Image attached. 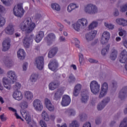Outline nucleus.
Here are the masks:
<instances>
[{
    "label": "nucleus",
    "mask_w": 127,
    "mask_h": 127,
    "mask_svg": "<svg viewBox=\"0 0 127 127\" xmlns=\"http://www.w3.org/2000/svg\"><path fill=\"white\" fill-rule=\"evenodd\" d=\"M19 27L25 33H30L35 28V23L31 21V18H27L19 24Z\"/></svg>",
    "instance_id": "f257e3e1"
},
{
    "label": "nucleus",
    "mask_w": 127,
    "mask_h": 127,
    "mask_svg": "<svg viewBox=\"0 0 127 127\" xmlns=\"http://www.w3.org/2000/svg\"><path fill=\"white\" fill-rule=\"evenodd\" d=\"M88 24V21L85 18L79 19L77 22L72 25L76 31H80L81 28L84 29L87 27Z\"/></svg>",
    "instance_id": "f03ea898"
},
{
    "label": "nucleus",
    "mask_w": 127,
    "mask_h": 127,
    "mask_svg": "<svg viewBox=\"0 0 127 127\" xmlns=\"http://www.w3.org/2000/svg\"><path fill=\"white\" fill-rule=\"evenodd\" d=\"M13 12L15 16L21 18L24 15V12H25L22 6V3H17V5L13 8Z\"/></svg>",
    "instance_id": "7ed1b4c3"
},
{
    "label": "nucleus",
    "mask_w": 127,
    "mask_h": 127,
    "mask_svg": "<svg viewBox=\"0 0 127 127\" xmlns=\"http://www.w3.org/2000/svg\"><path fill=\"white\" fill-rule=\"evenodd\" d=\"M90 89L94 95H97L100 92V84L96 80H93L90 84Z\"/></svg>",
    "instance_id": "20e7f679"
},
{
    "label": "nucleus",
    "mask_w": 127,
    "mask_h": 127,
    "mask_svg": "<svg viewBox=\"0 0 127 127\" xmlns=\"http://www.w3.org/2000/svg\"><path fill=\"white\" fill-rule=\"evenodd\" d=\"M85 11L86 13L90 14H95L98 13V7L92 4H88L85 8Z\"/></svg>",
    "instance_id": "39448f33"
},
{
    "label": "nucleus",
    "mask_w": 127,
    "mask_h": 127,
    "mask_svg": "<svg viewBox=\"0 0 127 127\" xmlns=\"http://www.w3.org/2000/svg\"><path fill=\"white\" fill-rule=\"evenodd\" d=\"M45 40L47 43V45L50 46L56 40V36L54 33H51L48 34L45 38Z\"/></svg>",
    "instance_id": "423d86ee"
},
{
    "label": "nucleus",
    "mask_w": 127,
    "mask_h": 127,
    "mask_svg": "<svg viewBox=\"0 0 127 127\" xmlns=\"http://www.w3.org/2000/svg\"><path fill=\"white\" fill-rule=\"evenodd\" d=\"M33 106L37 112H41L43 109V104L39 99H35L33 102Z\"/></svg>",
    "instance_id": "0eeeda50"
},
{
    "label": "nucleus",
    "mask_w": 127,
    "mask_h": 127,
    "mask_svg": "<svg viewBox=\"0 0 127 127\" xmlns=\"http://www.w3.org/2000/svg\"><path fill=\"white\" fill-rule=\"evenodd\" d=\"M49 69L52 71H56L59 67V64L57 60L55 59H52L50 61L48 64Z\"/></svg>",
    "instance_id": "6e6552de"
},
{
    "label": "nucleus",
    "mask_w": 127,
    "mask_h": 127,
    "mask_svg": "<svg viewBox=\"0 0 127 127\" xmlns=\"http://www.w3.org/2000/svg\"><path fill=\"white\" fill-rule=\"evenodd\" d=\"M35 64L39 70H42L44 66V58L39 57L36 59Z\"/></svg>",
    "instance_id": "1a4fd4ad"
},
{
    "label": "nucleus",
    "mask_w": 127,
    "mask_h": 127,
    "mask_svg": "<svg viewBox=\"0 0 127 127\" xmlns=\"http://www.w3.org/2000/svg\"><path fill=\"white\" fill-rule=\"evenodd\" d=\"M32 39H33V35H30V36H26L23 40V43L24 46L26 48H28L30 44V42H32Z\"/></svg>",
    "instance_id": "9d476101"
},
{
    "label": "nucleus",
    "mask_w": 127,
    "mask_h": 127,
    "mask_svg": "<svg viewBox=\"0 0 127 127\" xmlns=\"http://www.w3.org/2000/svg\"><path fill=\"white\" fill-rule=\"evenodd\" d=\"M64 94V90L61 88H59L54 93V95L53 97L54 100L55 101H58L60 100L62 96Z\"/></svg>",
    "instance_id": "9b49d317"
},
{
    "label": "nucleus",
    "mask_w": 127,
    "mask_h": 127,
    "mask_svg": "<svg viewBox=\"0 0 127 127\" xmlns=\"http://www.w3.org/2000/svg\"><path fill=\"white\" fill-rule=\"evenodd\" d=\"M110 37L111 35L109 32H104L101 37V43H102V44H106V43H108Z\"/></svg>",
    "instance_id": "f8f14e48"
},
{
    "label": "nucleus",
    "mask_w": 127,
    "mask_h": 127,
    "mask_svg": "<svg viewBox=\"0 0 127 127\" xmlns=\"http://www.w3.org/2000/svg\"><path fill=\"white\" fill-rule=\"evenodd\" d=\"M59 86H60V81L58 80H55L49 84V88L50 90H51V91H54V90L57 89Z\"/></svg>",
    "instance_id": "ddd939ff"
},
{
    "label": "nucleus",
    "mask_w": 127,
    "mask_h": 127,
    "mask_svg": "<svg viewBox=\"0 0 127 127\" xmlns=\"http://www.w3.org/2000/svg\"><path fill=\"white\" fill-rule=\"evenodd\" d=\"M89 94L88 92H82L81 93L80 102L82 104H87L89 100Z\"/></svg>",
    "instance_id": "4468645a"
},
{
    "label": "nucleus",
    "mask_w": 127,
    "mask_h": 127,
    "mask_svg": "<svg viewBox=\"0 0 127 127\" xmlns=\"http://www.w3.org/2000/svg\"><path fill=\"white\" fill-rule=\"evenodd\" d=\"M98 32L96 30L92 31L85 35V38L87 41H91L95 37Z\"/></svg>",
    "instance_id": "2eb2a0df"
},
{
    "label": "nucleus",
    "mask_w": 127,
    "mask_h": 127,
    "mask_svg": "<svg viewBox=\"0 0 127 127\" xmlns=\"http://www.w3.org/2000/svg\"><path fill=\"white\" fill-rule=\"evenodd\" d=\"M71 103V99L68 95H64L62 98L61 104L63 107L69 106Z\"/></svg>",
    "instance_id": "dca6fc26"
},
{
    "label": "nucleus",
    "mask_w": 127,
    "mask_h": 127,
    "mask_svg": "<svg viewBox=\"0 0 127 127\" xmlns=\"http://www.w3.org/2000/svg\"><path fill=\"white\" fill-rule=\"evenodd\" d=\"M7 76L8 78H9L13 83L15 82L17 79V76H16V74H15V72L13 70H9L7 73Z\"/></svg>",
    "instance_id": "f3484780"
},
{
    "label": "nucleus",
    "mask_w": 127,
    "mask_h": 127,
    "mask_svg": "<svg viewBox=\"0 0 127 127\" xmlns=\"http://www.w3.org/2000/svg\"><path fill=\"white\" fill-rule=\"evenodd\" d=\"M4 32L6 34L8 35H12L14 33V28H13V25L9 24L5 28Z\"/></svg>",
    "instance_id": "a211bd4d"
},
{
    "label": "nucleus",
    "mask_w": 127,
    "mask_h": 127,
    "mask_svg": "<svg viewBox=\"0 0 127 127\" xmlns=\"http://www.w3.org/2000/svg\"><path fill=\"white\" fill-rule=\"evenodd\" d=\"M82 89V85L80 84H76L73 89V95L74 97H78L79 96V94H80V92H81V90Z\"/></svg>",
    "instance_id": "6ab92c4d"
},
{
    "label": "nucleus",
    "mask_w": 127,
    "mask_h": 127,
    "mask_svg": "<svg viewBox=\"0 0 127 127\" xmlns=\"http://www.w3.org/2000/svg\"><path fill=\"white\" fill-rule=\"evenodd\" d=\"M127 96V86L124 87L119 93V97L121 100L126 99Z\"/></svg>",
    "instance_id": "aec40b11"
},
{
    "label": "nucleus",
    "mask_w": 127,
    "mask_h": 127,
    "mask_svg": "<svg viewBox=\"0 0 127 127\" xmlns=\"http://www.w3.org/2000/svg\"><path fill=\"white\" fill-rule=\"evenodd\" d=\"M2 51L5 52L7 51L8 49L10 48V40H5L2 42Z\"/></svg>",
    "instance_id": "412c9836"
},
{
    "label": "nucleus",
    "mask_w": 127,
    "mask_h": 127,
    "mask_svg": "<svg viewBox=\"0 0 127 127\" xmlns=\"http://www.w3.org/2000/svg\"><path fill=\"white\" fill-rule=\"evenodd\" d=\"M127 60V52L124 50L121 53L120 61L121 63H126Z\"/></svg>",
    "instance_id": "4be33fe9"
},
{
    "label": "nucleus",
    "mask_w": 127,
    "mask_h": 127,
    "mask_svg": "<svg viewBox=\"0 0 127 127\" xmlns=\"http://www.w3.org/2000/svg\"><path fill=\"white\" fill-rule=\"evenodd\" d=\"M12 96L13 98L17 101H20V100L22 99V94L21 93V92L18 91V90L15 91L13 92Z\"/></svg>",
    "instance_id": "5701e85b"
},
{
    "label": "nucleus",
    "mask_w": 127,
    "mask_h": 127,
    "mask_svg": "<svg viewBox=\"0 0 127 127\" xmlns=\"http://www.w3.org/2000/svg\"><path fill=\"white\" fill-rule=\"evenodd\" d=\"M57 52H58V48L57 47H55L53 48H52L48 53V57L49 58H53L55 55L57 54Z\"/></svg>",
    "instance_id": "b1692460"
},
{
    "label": "nucleus",
    "mask_w": 127,
    "mask_h": 127,
    "mask_svg": "<svg viewBox=\"0 0 127 127\" xmlns=\"http://www.w3.org/2000/svg\"><path fill=\"white\" fill-rule=\"evenodd\" d=\"M10 83H11V79H9L5 77L3 78V86L4 88H6V89H7V90H9V89H10V87H9L10 85Z\"/></svg>",
    "instance_id": "393cba45"
},
{
    "label": "nucleus",
    "mask_w": 127,
    "mask_h": 127,
    "mask_svg": "<svg viewBox=\"0 0 127 127\" xmlns=\"http://www.w3.org/2000/svg\"><path fill=\"white\" fill-rule=\"evenodd\" d=\"M44 37V32L40 31L38 33V34L36 36L35 40L37 43H39V42L42 40V38Z\"/></svg>",
    "instance_id": "a878e982"
},
{
    "label": "nucleus",
    "mask_w": 127,
    "mask_h": 127,
    "mask_svg": "<svg viewBox=\"0 0 127 127\" xmlns=\"http://www.w3.org/2000/svg\"><path fill=\"white\" fill-rule=\"evenodd\" d=\"M79 7V6L77 5V4L74 3H71L69 4V5L67 7V11L68 12H71L74 10V9H75V8H78Z\"/></svg>",
    "instance_id": "bb28decb"
},
{
    "label": "nucleus",
    "mask_w": 127,
    "mask_h": 127,
    "mask_svg": "<svg viewBox=\"0 0 127 127\" xmlns=\"http://www.w3.org/2000/svg\"><path fill=\"white\" fill-rule=\"evenodd\" d=\"M17 54L20 60H23L25 58V52L23 49H19L17 52Z\"/></svg>",
    "instance_id": "cd10ccee"
},
{
    "label": "nucleus",
    "mask_w": 127,
    "mask_h": 127,
    "mask_svg": "<svg viewBox=\"0 0 127 127\" xmlns=\"http://www.w3.org/2000/svg\"><path fill=\"white\" fill-rule=\"evenodd\" d=\"M117 57H118V51L115 49L112 50L110 59L112 60V61H115V60L117 59Z\"/></svg>",
    "instance_id": "c85d7f7f"
},
{
    "label": "nucleus",
    "mask_w": 127,
    "mask_h": 127,
    "mask_svg": "<svg viewBox=\"0 0 127 127\" xmlns=\"http://www.w3.org/2000/svg\"><path fill=\"white\" fill-rule=\"evenodd\" d=\"M116 22L120 24V25H123V26H127V21L124 19L118 18L116 19Z\"/></svg>",
    "instance_id": "c756f323"
},
{
    "label": "nucleus",
    "mask_w": 127,
    "mask_h": 127,
    "mask_svg": "<svg viewBox=\"0 0 127 127\" xmlns=\"http://www.w3.org/2000/svg\"><path fill=\"white\" fill-rule=\"evenodd\" d=\"M25 98L27 101H31L33 99V94L30 91H26L25 92Z\"/></svg>",
    "instance_id": "7c9ffc66"
},
{
    "label": "nucleus",
    "mask_w": 127,
    "mask_h": 127,
    "mask_svg": "<svg viewBox=\"0 0 127 127\" xmlns=\"http://www.w3.org/2000/svg\"><path fill=\"white\" fill-rule=\"evenodd\" d=\"M38 78V75H37V74L33 73L30 77V82L32 83V84H33L34 83H35L36 81H37Z\"/></svg>",
    "instance_id": "2f4dec72"
},
{
    "label": "nucleus",
    "mask_w": 127,
    "mask_h": 127,
    "mask_svg": "<svg viewBox=\"0 0 127 127\" xmlns=\"http://www.w3.org/2000/svg\"><path fill=\"white\" fill-rule=\"evenodd\" d=\"M51 7L54 10H57V11H60L61 9L60 5L57 3H53L51 4Z\"/></svg>",
    "instance_id": "473e14b6"
},
{
    "label": "nucleus",
    "mask_w": 127,
    "mask_h": 127,
    "mask_svg": "<svg viewBox=\"0 0 127 127\" xmlns=\"http://www.w3.org/2000/svg\"><path fill=\"white\" fill-rule=\"evenodd\" d=\"M4 63L8 68H10L12 66V61L11 60L7 58L6 60L4 61Z\"/></svg>",
    "instance_id": "72a5a7b5"
},
{
    "label": "nucleus",
    "mask_w": 127,
    "mask_h": 127,
    "mask_svg": "<svg viewBox=\"0 0 127 127\" xmlns=\"http://www.w3.org/2000/svg\"><path fill=\"white\" fill-rule=\"evenodd\" d=\"M65 113L68 115V116H74L76 115V111L74 109H67L65 111Z\"/></svg>",
    "instance_id": "f704fd0d"
},
{
    "label": "nucleus",
    "mask_w": 127,
    "mask_h": 127,
    "mask_svg": "<svg viewBox=\"0 0 127 127\" xmlns=\"http://www.w3.org/2000/svg\"><path fill=\"white\" fill-rule=\"evenodd\" d=\"M42 117L44 121L46 122H48L49 121V116H48V114L47 113L46 111H43L42 113Z\"/></svg>",
    "instance_id": "c9c22d12"
},
{
    "label": "nucleus",
    "mask_w": 127,
    "mask_h": 127,
    "mask_svg": "<svg viewBox=\"0 0 127 127\" xmlns=\"http://www.w3.org/2000/svg\"><path fill=\"white\" fill-rule=\"evenodd\" d=\"M75 81H76V78L74 77L73 74H70L68 76V82L69 84H74L75 83Z\"/></svg>",
    "instance_id": "e433bc0d"
},
{
    "label": "nucleus",
    "mask_w": 127,
    "mask_h": 127,
    "mask_svg": "<svg viewBox=\"0 0 127 127\" xmlns=\"http://www.w3.org/2000/svg\"><path fill=\"white\" fill-rule=\"evenodd\" d=\"M80 127V124L79 122L77 121H73L69 124V127Z\"/></svg>",
    "instance_id": "4c0bfd02"
},
{
    "label": "nucleus",
    "mask_w": 127,
    "mask_h": 127,
    "mask_svg": "<svg viewBox=\"0 0 127 127\" xmlns=\"http://www.w3.org/2000/svg\"><path fill=\"white\" fill-rule=\"evenodd\" d=\"M107 93H108V91L101 89L99 95V99H102V98H104V97H105V96L107 95Z\"/></svg>",
    "instance_id": "58836bf2"
},
{
    "label": "nucleus",
    "mask_w": 127,
    "mask_h": 127,
    "mask_svg": "<svg viewBox=\"0 0 127 127\" xmlns=\"http://www.w3.org/2000/svg\"><path fill=\"white\" fill-rule=\"evenodd\" d=\"M20 107L21 109H27L28 107V103L26 101H23L20 104Z\"/></svg>",
    "instance_id": "ea45409f"
},
{
    "label": "nucleus",
    "mask_w": 127,
    "mask_h": 127,
    "mask_svg": "<svg viewBox=\"0 0 127 127\" xmlns=\"http://www.w3.org/2000/svg\"><path fill=\"white\" fill-rule=\"evenodd\" d=\"M119 127H127V117H125L120 123Z\"/></svg>",
    "instance_id": "a19ab883"
},
{
    "label": "nucleus",
    "mask_w": 127,
    "mask_h": 127,
    "mask_svg": "<svg viewBox=\"0 0 127 127\" xmlns=\"http://www.w3.org/2000/svg\"><path fill=\"white\" fill-rule=\"evenodd\" d=\"M96 26H98V22H93L89 25L88 28L90 30H92V29H94Z\"/></svg>",
    "instance_id": "79ce46f5"
},
{
    "label": "nucleus",
    "mask_w": 127,
    "mask_h": 127,
    "mask_svg": "<svg viewBox=\"0 0 127 127\" xmlns=\"http://www.w3.org/2000/svg\"><path fill=\"white\" fill-rule=\"evenodd\" d=\"M111 101V98L110 97H106L105 98L103 99L101 102L105 106H106L109 103H110V101Z\"/></svg>",
    "instance_id": "37998d69"
},
{
    "label": "nucleus",
    "mask_w": 127,
    "mask_h": 127,
    "mask_svg": "<svg viewBox=\"0 0 127 127\" xmlns=\"http://www.w3.org/2000/svg\"><path fill=\"white\" fill-rule=\"evenodd\" d=\"M79 117L81 122H85V121H87V119H88L87 115L85 113L80 114Z\"/></svg>",
    "instance_id": "c03bdc74"
},
{
    "label": "nucleus",
    "mask_w": 127,
    "mask_h": 127,
    "mask_svg": "<svg viewBox=\"0 0 127 127\" xmlns=\"http://www.w3.org/2000/svg\"><path fill=\"white\" fill-rule=\"evenodd\" d=\"M23 118L27 121V122H30V116H29V114L24 113L23 114H22Z\"/></svg>",
    "instance_id": "a18cd8bd"
},
{
    "label": "nucleus",
    "mask_w": 127,
    "mask_h": 127,
    "mask_svg": "<svg viewBox=\"0 0 127 127\" xmlns=\"http://www.w3.org/2000/svg\"><path fill=\"white\" fill-rule=\"evenodd\" d=\"M109 50V46H107L105 47V48L103 49L101 51V54L103 56H105L106 54L108 53V51Z\"/></svg>",
    "instance_id": "49530a36"
},
{
    "label": "nucleus",
    "mask_w": 127,
    "mask_h": 127,
    "mask_svg": "<svg viewBox=\"0 0 127 127\" xmlns=\"http://www.w3.org/2000/svg\"><path fill=\"white\" fill-rule=\"evenodd\" d=\"M5 24V19L0 15V27H1Z\"/></svg>",
    "instance_id": "de8ad7c7"
},
{
    "label": "nucleus",
    "mask_w": 127,
    "mask_h": 127,
    "mask_svg": "<svg viewBox=\"0 0 127 127\" xmlns=\"http://www.w3.org/2000/svg\"><path fill=\"white\" fill-rule=\"evenodd\" d=\"M21 88V84L18 82H16L15 84L13 86V88L14 90L17 91V90H19Z\"/></svg>",
    "instance_id": "09e8293b"
},
{
    "label": "nucleus",
    "mask_w": 127,
    "mask_h": 127,
    "mask_svg": "<svg viewBox=\"0 0 127 127\" xmlns=\"http://www.w3.org/2000/svg\"><path fill=\"white\" fill-rule=\"evenodd\" d=\"M105 107H106L102 102H100L98 105H97V110L98 111H102Z\"/></svg>",
    "instance_id": "8fccbe9b"
},
{
    "label": "nucleus",
    "mask_w": 127,
    "mask_h": 127,
    "mask_svg": "<svg viewBox=\"0 0 127 127\" xmlns=\"http://www.w3.org/2000/svg\"><path fill=\"white\" fill-rule=\"evenodd\" d=\"M127 11V3L123 4L121 7V11L122 12H126V11Z\"/></svg>",
    "instance_id": "3c124183"
},
{
    "label": "nucleus",
    "mask_w": 127,
    "mask_h": 127,
    "mask_svg": "<svg viewBox=\"0 0 127 127\" xmlns=\"http://www.w3.org/2000/svg\"><path fill=\"white\" fill-rule=\"evenodd\" d=\"M105 26L107 28H109V29L113 30L114 28H115V25L112 24H109L108 23H105Z\"/></svg>",
    "instance_id": "603ef678"
},
{
    "label": "nucleus",
    "mask_w": 127,
    "mask_h": 127,
    "mask_svg": "<svg viewBox=\"0 0 127 127\" xmlns=\"http://www.w3.org/2000/svg\"><path fill=\"white\" fill-rule=\"evenodd\" d=\"M109 86L108 85V83L107 82H104L102 86L101 89L104 90L105 91H108V89Z\"/></svg>",
    "instance_id": "864d4df0"
},
{
    "label": "nucleus",
    "mask_w": 127,
    "mask_h": 127,
    "mask_svg": "<svg viewBox=\"0 0 127 127\" xmlns=\"http://www.w3.org/2000/svg\"><path fill=\"white\" fill-rule=\"evenodd\" d=\"M50 112H54L55 110L54 105L51 104L46 107Z\"/></svg>",
    "instance_id": "5fc2aeb1"
},
{
    "label": "nucleus",
    "mask_w": 127,
    "mask_h": 127,
    "mask_svg": "<svg viewBox=\"0 0 127 127\" xmlns=\"http://www.w3.org/2000/svg\"><path fill=\"white\" fill-rule=\"evenodd\" d=\"M45 104L46 105V107H48V106L52 104V103H51V101H50V100L48 99V98H45Z\"/></svg>",
    "instance_id": "6e6d98bb"
},
{
    "label": "nucleus",
    "mask_w": 127,
    "mask_h": 127,
    "mask_svg": "<svg viewBox=\"0 0 127 127\" xmlns=\"http://www.w3.org/2000/svg\"><path fill=\"white\" fill-rule=\"evenodd\" d=\"M113 14L114 16H119V15H120V12H119V10L115 8L114 10Z\"/></svg>",
    "instance_id": "4d7b16f0"
},
{
    "label": "nucleus",
    "mask_w": 127,
    "mask_h": 127,
    "mask_svg": "<svg viewBox=\"0 0 127 127\" xmlns=\"http://www.w3.org/2000/svg\"><path fill=\"white\" fill-rule=\"evenodd\" d=\"M78 56L80 64H82V62H83V60H84V56L82 54H79Z\"/></svg>",
    "instance_id": "13d9d810"
},
{
    "label": "nucleus",
    "mask_w": 127,
    "mask_h": 127,
    "mask_svg": "<svg viewBox=\"0 0 127 127\" xmlns=\"http://www.w3.org/2000/svg\"><path fill=\"white\" fill-rule=\"evenodd\" d=\"M1 1H2L3 4H4L5 5H7V6H8V5L10 4V2L9 1V0H1Z\"/></svg>",
    "instance_id": "bf43d9fd"
},
{
    "label": "nucleus",
    "mask_w": 127,
    "mask_h": 127,
    "mask_svg": "<svg viewBox=\"0 0 127 127\" xmlns=\"http://www.w3.org/2000/svg\"><path fill=\"white\" fill-rule=\"evenodd\" d=\"M102 123V119L100 118H97L95 119L96 125H100Z\"/></svg>",
    "instance_id": "052dcab7"
},
{
    "label": "nucleus",
    "mask_w": 127,
    "mask_h": 127,
    "mask_svg": "<svg viewBox=\"0 0 127 127\" xmlns=\"http://www.w3.org/2000/svg\"><path fill=\"white\" fill-rule=\"evenodd\" d=\"M119 34L120 36H123V35H124V36H126V35H127V31L125 30H122L119 33Z\"/></svg>",
    "instance_id": "680f3d73"
},
{
    "label": "nucleus",
    "mask_w": 127,
    "mask_h": 127,
    "mask_svg": "<svg viewBox=\"0 0 127 127\" xmlns=\"http://www.w3.org/2000/svg\"><path fill=\"white\" fill-rule=\"evenodd\" d=\"M40 125L42 127H47V125H46L45 122H43L42 120L40 121Z\"/></svg>",
    "instance_id": "e2e57ef3"
},
{
    "label": "nucleus",
    "mask_w": 127,
    "mask_h": 127,
    "mask_svg": "<svg viewBox=\"0 0 127 127\" xmlns=\"http://www.w3.org/2000/svg\"><path fill=\"white\" fill-rule=\"evenodd\" d=\"M57 25H58V26H59L60 28V31H62V30H63V28H64V26H63V25H62V24H61L59 22L57 23Z\"/></svg>",
    "instance_id": "0e129e2a"
},
{
    "label": "nucleus",
    "mask_w": 127,
    "mask_h": 127,
    "mask_svg": "<svg viewBox=\"0 0 127 127\" xmlns=\"http://www.w3.org/2000/svg\"><path fill=\"white\" fill-rule=\"evenodd\" d=\"M88 61L90 63H98V61L91 58L88 59Z\"/></svg>",
    "instance_id": "69168bd1"
},
{
    "label": "nucleus",
    "mask_w": 127,
    "mask_h": 127,
    "mask_svg": "<svg viewBox=\"0 0 127 127\" xmlns=\"http://www.w3.org/2000/svg\"><path fill=\"white\" fill-rule=\"evenodd\" d=\"M83 127H92V126H91V123L87 122L83 126Z\"/></svg>",
    "instance_id": "338daca9"
},
{
    "label": "nucleus",
    "mask_w": 127,
    "mask_h": 127,
    "mask_svg": "<svg viewBox=\"0 0 127 127\" xmlns=\"http://www.w3.org/2000/svg\"><path fill=\"white\" fill-rule=\"evenodd\" d=\"M123 43V44H124V46H125V47H126V48L127 49V40L124 39Z\"/></svg>",
    "instance_id": "774afa93"
}]
</instances>
